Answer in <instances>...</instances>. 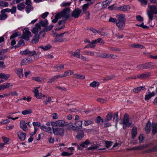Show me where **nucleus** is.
<instances>
[{"label": "nucleus", "instance_id": "15", "mask_svg": "<svg viewBox=\"0 0 157 157\" xmlns=\"http://www.w3.org/2000/svg\"><path fill=\"white\" fill-rule=\"evenodd\" d=\"M143 64L144 69H151L154 66L153 63L151 62L143 63Z\"/></svg>", "mask_w": 157, "mask_h": 157}, {"label": "nucleus", "instance_id": "38", "mask_svg": "<svg viewBox=\"0 0 157 157\" xmlns=\"http://www.w3.org/2000/svg\"><path fill=\"white\" fill-rule=\"evenodd\" d=\"M118 113L117 112H115L114 114H113V121H116V124H115V126L116 127L117 125V124L118 123Z\"/></svg>", "mask_w": 157, "mask_h": 157}, {"label": "nucleus", "instance_id": "37", "mask_svg": "<svg viewBox=\"0 0 157 157\" xmlns=\"http://www.w3.org/2000/svg\"><path fill=\"white\" fill-rule=\"evenodd\" d=\"M17 9L20 11H21L25 8V5L24 2L19 3L17 6Z\"/></svg>", "mask_w": 157, "mask_h": 157}, {"label": "nucleus", "instance_id": "28", "mask_svg": "<svg viewBox=\"0 0 157 157\" xmlns=\"http://www.w3.org/2000/svg\"><path fill=\"white\" fill-rule=\"evenodd\" d=\"M16 73L20 78H21L23 77V69L22 68L18 69Z\"/></svg>", "mask_w": 157, "mask_h": 157}, {"label": "nucleus", "instance_id": "19", "mask_svg": "<svg viewBox=\"0 0 157 157\" xmlns=\"http://www.w3.org/2000/svg\"><path fill=\"white\" fill-rule=\"evenodd\" d=\"M137 133V128L136 127H133L131 132L132 138L134 139L136 137Z\"/></svg>", "mask_w": 157, "mask_h": 157}, {"label": "nucleus", "instance_id": "1", "mask_svg": "<svg viewBox=\"0 0 157 157\" xmlns=\"http://www.w3.org/2000/svg\"><path fill=\"white\" fill-rule=\"evenodd\" d=\"M17 8L15 6L12 7V9L6 8L2 10L1 11L0 18L1 20H5L8 17L7 15L5 13L6 12H10L12 14H14L16 12Z\"/></svg>", "mask_w": 157, "mask_h": 157}, {"label": "nucleus", "instance_id": "50", "mask_svg": "<svg viewBox=\"0 0 157 157\" xmlns=\"http://www.w3.org/2000/svg\"><path fill=\"white\" fill-rule=\"evenodd\" d=\"M73 154L72 153H69L67 152L63 151L61 153V155L63 156H69Z\"/></svg>", "mask_w": 157, "mask_h": 157}, {"label": "nucleus", "instance_id": "17", "mask_svg": "<svg viewBox=\"0 0 157 157\" xmlns=\"http://www.w3.org/2000/svg\"><path fill=\"white\" fill-rule=\"evenodd\" d=\"M113 114L112 113H108L104 119V122H107L109 121L112 118Z\"/></svg>", "mask_w": 157, "mask_h": 157}, {"label": "nucleus", "instance_id": "32", "mask_svg": "<svg viewBox=\"0 0 157 157\" xmlns=\"http://www.w3.org/2000/svg\"><path fill=\"white\" fill-rule=\"evenodd\" d=\"M121 11H128L130 9V6L129 5H125L121 6Z\"/></svg>", "mask_w": 157, "mask_h": 157}, {"label": "nucleus", "instance_id": "20", "mask_svg": "<svg viewBox=\"0 0 157 157\" xmlns=\"http://www.w3.org/2000/svg\"><path fill=\"white\" fill-rule=\"evenodd\" d=\"M73 78L77 79L83 80L85 78V75H80L78 74H73Z\"/></svg>", "mask_w": 157, "mask_h": 157}, {"label": "nucleus", "instance_id": "29", "mask_svg": "<svg viewBox=\"0 0 157 157\" xmlns=\"http://www.w3.org/2000/svg\"><path fill=\"white\" fill-rule=\"evenodd\" d=\"M39 36L38 34L35 35L32 40V42L35 44L38 43L39 40Z\"/></svg>", "mask_w": 157, "mask_h": 157}, {"label": "nucleus", "instance_id": "24", "mask_svg": "<svg viewBox=\"0 0 157 157\" xmlns=\"http://www.w3.org/2000/svg\"><path fill=\"white\" fill-rule=\"evenodd\" d=\"M155 94V92H152L149 93L147 94H146L145 95L144 99L147 101L149 99L151 98L154 97Z\"/></svg>", "mask_w": 157, "mask_h": 157}, {"label": "nucleus", "instance_id": "62", "mask_svg": "<svg viewBox=\"0 0 157 157\" xmlns=\"http://www.w3.org/2000/svg\"><path fill=\"white\" fill-rule=\"evenodd\" d=\"M66 21V20H59L58 22V25H64Z\"/></svg>", "mask_w": 157, "mask_h": 157}, {"label": "nucleus", "instance_id": "4", "mask_svg": "<svg viewBox=\"0 0 157 157\" xmlns=\"http://www.w3.org/2000/svg\"><path fill=\"white\" fill-rule=\"evenodd\" d=\"M97 56L101 58H107L114 59L117 57V56L116 55L106 53H99Z\"/></svg>", "mask_w": 157, "mask_h": 157}, {"label": "nucleus", "instance_id": "54", "mask_svg": "<svg viewBox=\"0 0 157 157\" xmlns=\"http://www.w3.org/2000/svg\"><path fill=\"white\" fill-rule=\"evenodd\" d=\"M2 138L3 141L4 142V143H3V144H5V145L6 144H8L9 141L10 139L8 138L2 136Z\"/></svg>", "mask_w": 157, "mask_h": 157}, {"label": "nucleus", "instance_id": "30", "mask_svg": "<svg viewBox=\"0 0 157 157\" xmlns=\"http://www.w3.org/2000/svg\"><path fill=\"white\" fill-rule=\"evenodd\" d=\"M67 125L65 126L67 127V128L69 129H71L73 130H77V128H78L77 127L67 122Z\"/></svg>", "mask_w": 157, "mask_h": 157}, {"label": "nucleus", "instance_id": "2", "mask_svg": "<svg viewBox=\"0 0 157 157\" xmlns=\"http://www.w3.org/2000/svg\"><path fill=\"white\" fill-rule=\"evenodd\" d=\"M52 129L54 134L56 135L63 136L64 135V129L63 128L52 127Z\"/></svg>", "mask_w": 157, "mask_h": 157}, {"label": "nucleus", "instance_id": "41", "mask_svg": "<svg viewBox=\"0 0 157 157\" xmlns=\"http://www.w3.org/2000/svg\"><path fill=\"white\" fill-rule=\"evenodd\" d=\"M25 8V10L27 13H29L33 9V7L32 5L26 6Z\"/></svg>", "mask_w": 157, "mask_h": 157}, {"label": "nucleus", "instance_id": "10", "mask_svg": "<svg viewBox=\"0 0 157 157\" xmlns=\"http://www.w3.org/2000/svg\"><path fill=\"white\" fill-rule=\"evenodd\" d=\"M129 121V115L127 113L125 114L123 121H121L119 122L120 124H127L128 123Z\"/></svg>", "mask_w": 157, "mask_h": 157}, {"label": "nucleus", "instance_id": "23", "mask_svg": "<svg viewBox=\"0 0 157 157\" xmlns=\"http://www.w3.org/2000/svg\"><path fill=\"white\" fill-rule=\"evenodd\" d=\"M40 128L43 131L47 132L48 133H50L52 130V129L51 127H46L44 125L41 126Z\"/></svg>", "mask_w": 157, "mask_h": 157}, {"label": "nucleus", "instance_id": "18", "mask_svg": "<svg viewBox=\"0 0 157 157\" xmlns=\"http://www.w3.org/2000/svg\"><path fill=\"white\" fill-rule=\"evenodd\" d=\"M57 126L61 127H64L67 125V122L64 121L59 120L57 121Z\"/></svg>", "mask_w": 157, "mask_h": 157}, {"label": "nucleus", "instance_id": "34", "mask_svg": "<svg viewBox=\"0 0 157 157\" xmlns=\"http://www.w3.org/2000/svg\"><path fill=\"white\" fill-rule=\"evenodd\" d=\"M115 77V75L113 74H110L104 77L103 80L105 81H107L113 79Z\"/></svg>", "mask_w": 157, "mask_h": 157}, {"label": "nucleus", "instance_id": "64", "mask_svg": "<svg viewBox=\"0 0 157 157\" xmlns=\"http://www.w3.org/2000/svg\"><path fill=\"white\" fill-rule=\"evenodd\" d=\"M112 142L109 141H106L105 142V146L107 148H109L111 146Z\"/></svg>", "mask_w": 157, "mask_h": 157}, {"label": "nucleus", "instance_id": "43", "mask_svg": "<svg viewBox=\"0 0 157 157\" xmlns=\"http://www.w3.org/2000/svg\"><path fill=\"white\" fill-rule=\"evenodd\" d=\"M153 145V144L151 143H150L146 145H143L138 146V150H143L144 148L146 147L147 146L152 145Z\"/></svg>", "mask_w": 157, "mask_h": 157}, {"label": "nucleus", "instance_id": "39", "mask_svg": "<svg viewBox=\"0 0 157 157\" xmlns=\"http://www.w3.org/2000/svg\"><path fill=\"white\" fill-rule=\"evenodd\" d=\"M32 113V109H27L24 110L22 111L21 112V113L23 115H26L27 114H29Z\"/></svg>", "mask_w": 157, "mask_h": 157}, {"label": "nucleus", "instance_id": "52", "mask_svg": "<svg viewBox=\"0 0 157 157\" xmlns=\"http://www.w3.org/2000/svg\"><path fill=\"white\" fill-rule=\"evenodd\" d=\"M142 6H146L148 2L147 0H138Z\"/></svg>", "mask_w": 157, "mask_h": 157}, {"label": "nucleus", "instance_id": "46", "mask_svg": "<svg viewBox=\"0 0 157 157\" xmlns=\"http://www.w3.org/2000/svg\"><path fill=\"white\" fill-rule=\"evenodd\" d=\"M53 27V25H50L45 27L44 29L46 32H48L52 29Z\"/></svg>", "mask_w": 157, "mask_h": 157}, {"label": "nucleus", "instance_id": "21", "mask_svg": "<svg viewBox=\"0 0 157 157\" xmlns=\"http://www.w3.org/2000/svg\"><path fill=\"white\" fill-rule=\"evenodd\" d=\"M93 3V2H87L86 4L83 5L82 8L83 11V13H85V12L87 10L89 6L92 4Z\"/></svg>", "mask_w": 157, "mask_h": 157}, {"label": "nucleus", "instance_id": "44", "mask_svg": "<svg viewBox=\"0 0 157 157\" xmlns=\"http://www.w3.org/2000/svg\"><path fill=\"white\" fill-rule=\"evenodd\" d=\"M64 65L63 64H59L56 66L54 67L53 68L56 71L61 70L64 68Z\"/></svg>", "mask_w": 157, "mask_h": 157}, {"label": "nucleus", "instance_id": "22", "mask_svg": "<svg viewBox=\"0 0 157 157\" xmlns=\"http://www.w3.org/2000/svg\"><path fill=\"white\" fill-rule=\"evenodd\" d=\"M95 122L98 124H100L101 125H103V123L104 122V120L101 118L100 116H98L97 117Z\"/></svg>", "mask_w": 157, "mask_h": 157}, {"label": "nucleus", "instance_id": "16", "mask_svg": "<svg viewBox=\"0 0 157 157\" xmlns=\"http://www.w3.org/2000/svg\"><path fill=\"white\" fill-rule=\"evenodd\" d=\"M152 132L153 135H155L157 133V123H152L151 125Z\"/></svg>", "mask_w": 157, "mask_h": 157}, {"label": "nucleus", "instance_id": "3", "mask_svg": "<svg viewBox=\"0 0 157 157\" xmlns=\"http://www.w3.org/2000/svg\"><path fill=\"white\" fill-rule=\"evenodd\" d=\"M82 12V10L79 8H75L71 13V17H74L75 18H78L79 17L82 15L81 14Z\"/></svg>", "mask_w": 157, "mask_h": 157}, {"label": "nucleus", "instance_id": "35", "mask_svg": "<svg viewBox=\"0 0 157 157\" xmlns=\"http://www.w3.org/2000/svg\"><path fill=\"white\" fill-rule=\"evenodd\" d=\"M84 136V132L82 131H81L78 132L77 135L76 136V138L79 140L82 139Z\"/></svg>", "mask_w": 157, "mask_h": 157}, {"label": "nucleus", "instance_id": "53", "mask_svg": "<svg viewBox=\"0 0 157 157\" xmlns=\"http://www.w3.org/2000/svg\"><path fill=\"white\" fill-rule=\"evenodd\" d=\"M39 30L36 28L34 27L32 30V32L35 35L38 34Z\"/></svg>", "mask_w": 157, "mask_h": 157}, {"label": "nucleus", "instance_id": "57", "mask_svg": "<svg viewBox=\"0 0 157 157\" xmlns=\"http://www.w3.org/2000/svg\"><path fill=\"white\" fill-rule=\"evenodd\" d=\"M77 149L78 150H82L83 148L86 147V146H84L82 143L80 144L79 145H77Z\"/></svg>", "mask_w": 157, "mask_h": 157}, {"label": "nucleus", "instance_id": "49", "mask_svg": "<svg viewBox=\"0 0 157 157\" xmlns=\"http://www.w3.org/2000/svg\"><path fill=\"white\" fill-rule=\"evenodd\" d=\"M98 147V145L97 144H95L93 146L90 147H88L87 149L88 151L94 150L97 149Z\"/></svg>", "mask_w": 157, "mask_h": 157}, {"label": "nucleus", "instance_id": "40", "mask_svg": "<svg viewBox=\"0 0 157 157\" xmlns=\"http://www.w3.org/2000/svg\"><path fill=\"white\" fill-rule=\"evenodd\" d=\"M81 49H79L76 50L74 53L73 54V56L80 58V52Z\"/></svg>", "mask_w": 157, "mask_h": 157}, {"label": "nucleus", "instance_id": "6", "mask_svg": "<svg viewBox=\"0 0 157 157\" xmlns=\"http://www.w3.org/2000/svg\"><path fill=\"white\" fill-rule=\"evenodd\" d=\"M125 21L124 20H118L116 22V25L118 29L121 30L124 29L125 26Z\"/></svg>", "mask_w": 157, "mask_h": 157}, {"label": "nucleus", "instance_id": "61", "mask_svg": "<svg viewBox=\"0 0 157 157\" xmlns=\"http://www.w3.org/2000/svg\"><path fill=\"white\" fill-rule=\"evenodd\" d=\"M144 139V137L143 134H140L138 137V139L140 143H143V141Z\"/></svg>", "mask_w": 157, "mask_h": 157}, {"label": "nucleus", "instance_id": "14", "mask_svg": "<svg viewBox=\"0 0 157 157\" xmlns=\"http://www.w3.org/2000/svg\"><path fill=\"white\" fill-rule=\"evenodd\" d=\"M152 124L150 121H148L145 126V132L146 134H148L151 131V128Z\"/></svg>", "mask_w": 157, "mask_h": 157}, {"label": "nucleus", "instance_id": "5", "mask_svg": "<svg viewBox=\"0 0 157 157\" xmlns=\"http://www.w3.org/2000/svg\"><path fill=\"white\" fill-rule=\"evenodd\" d=\"M33 92L34 94V96L38 99H42V98H47V96L42 94L41 93L39 92L38 89H36L33 90Z\"/></svg>", "mask_w": 157, "mask_h": 157}, {"label": "nucleus", "instance_id": "45", "mask_svg": "<svg viewBox=\"0 0 157 157\" xmlns=\"http://www.w3.org/2000/svg\"><path fill=\"white\" fill-rule=\"evenodd\" d=\"M132 47L134 48H138L140 49H143L144 48V47L141 44H134L132 45Z\"/></svg>", "mask_w": 157, "mask_h": 157}, {"label": "nucleus", "instance_id": "27", "mask_svg": "<svg viewBox=\"0 0 157 157\" xmlns=\"http://www.w3.org/2000/svg\"><path fill=\"white\" fill-rule=\"evenodd\" d=\"M146 89L145 87L144 86H140L139 87L134 88L133 90V91L135 93H138L142 90Z\"/></svg>", "mask_w": 157, "mask_h": 157}, {"label": "nucleus", "instance_id": "9", "mask_svg": "<svg viewBox=\"0 0 157 157\" xmlns=\"http://www.w3.org/2000/svg\"><path fill=\"white\" fill-rule=\"evenodd\" d=\"M70 9L67 8L64 9L61 13V16L67 19L69 17L68 12L70 11Z\"/></svg>", "mask_w": 157, "mask_h": 157}, {"label": "nucleus", "instance_id": "47", "mask_svg": "<svg viewBox=\"0 0 157 157\" xmlns=\"http://www.w3.org/2000/svg\"><path fill=\"white\" fill-rule=\"evenodd\" d=\"M111 0H106L103 2V6L104 7H106L109 6L111 2Z\"/></svg>", "mask_w": 157, "mask_h": 157}, {"label": "nucleus", "instance_id": "25", "mask_svg": "<svg viewBox=\"0 0 157 157\" xmlns=\"http://www.w3.org/2000/svg\"><path fill=\"white\" fill-rule=\"evenodd\" d=\"M10 77V75L8 74L3 73H0V78L3 79L5 80H7Z\"/></svg>", "mask_w": 157, "mask_h": 157}, {"label": "nucleus", "instance_id": "60", "mask_svg": "<svg viewBox=\"0 0 157 157\" xmlns=\"http://www.w3.org/2000/svg\"><path fill=\"white\" fill-rule=\"evenodd\" d=\"M40 79V77H33L32 78L33 80L38 82H41Z\"/></svg>", "mask_w": 157, "mask_h": 157}, {"label": "nucleus", "instance_id": "58", "mask_svg": "<svg viewBox=\"0 0 157 157\" xmlns=\"http://www.w3.org/2000/svg\"><path fill=\"white\" fill-rule=\"evenodd\" d=\"M84 123V126H86L91 124L92 123V121L90 120H89L87 121H85Z\"/></svg>", "mask_w": 157, "mask_h": 157}, {"label": "nucleus", "instance_id": "63", "mask_svg": "<svg viewBox=\"0 0 157 157\" xmlns=\"http://www.w3.org/2000/svg\"><path fill=\"white\" fill-rule=\"evenodd\" d=\"M18 36V34L16 32L13 33L10 36V39H13Z\"/></svg>", "mask_w": 157, "mask_h": 157}, {"label": "nucleus", "instance_id": "26", "mask_svg": "<svg viewBox=\"0 0 157 157\" xmlns=\"http://www.w3.org/2000/svg\"><path fill=\"white\" fill-rule=\"evenodd\" d=\"M82 121H78L75 122V127H77V130H78L79 129H81L82 128Z\"/></svg>", "mask_w": 157, "mask_h": 157}, {"label": "nucleus", "instance_id": "42", "mask_svg": "<svg viewBox=\"0 0 157 157\" xmlns=\"http://www.w3.org/2000/svg\"><path fill=\"white\" fill-rule=\"evenodd\" d=\"M99 85V82H97L96 81H93V82H91L90 84V86L94 88L96 87H98Z\"/></svg>", "mask_w": 157, "mask_h": 157}, {"label": "nucleus", "instance_id": "56", "mask_svg": "<svg viewBox=\"0 0 157 157\" xmlns=\"http://www.w3.org/2000/svg\"><path fill=\"white\" fill-rule=\"evenodd\" d=\"M29 50H25V51H21L20 52V53L22 55H27L29 53Z\"/></svg>", "mask_w": 157, "mask_h": 157}, {"label": "nucleus", "instance_id": "13", "mask_svg": "<svg viewBox=\"0 0 157 157\" xmlns=\"http://www.w3.org/2000/svg\"><path fill=\"white\" fill-rule=\"evenodd\" d=\"M19 139L23 141L26 138V134L22 132H17Z\"/></svg>", "mask_w": 157, "mask_h": 157}, {"label": "nucleus", "instance_id": "33", "mask_svg": "<svg viewBox=\"0 0 157 157\" xmlns=\"http://www.w3.org/2000/svg\"><path fill=\"white\" fill-rule=\"evenodd\" d=\"M39 23L41 26L44 27L47 26L48 24V21L47 19H45L44 21L41 20L39 21Z\"/></svg>", "mask_w": 157, "mask_h": 157}, {"label": "nucleus", "instance_id": "59", "mask_svg": "<svg viewBox=\"0 0 157 157\" xmlns=\"http://www.w3.org/2000/svg\"><path fill=\"white\" fill-rule=\"evenodd\" d=\"M63 42L62 39L59 38L58 37H56L54 40V42L56 43L57 42Z\"/></svg>", "mask_w": 157, "mask_h": 157}, {"label": "nucleus", "instance_id": "55", "mask_svg": "<svg viewBox=\"0 0 157 157\" xmlns=\"http://www.w3.org/2000/svg\"><path fill=\"white\" fill-rule=\"evenodd\" d=\"M136 19L139 21L142 22L144 21L143 18L140 15H137L136 16Z\"/></svg>", "mask_w": 157, "mask_h": 157}, {"label": "nucleus", "instance_id": "48", "mask_svg": "<svg viewBox=\"0 0 157 157\" xmlns=\"http://www.w3.org/2000/svg\"><path fill=\"white\" fill-rule=\"evenodd\" d=\"M147 15L149 19L152 20L153 19V13L151 12V11H147Z\"/></svg>", "mask_w": 157, "mask_h": 157}, {"label": "nucleus", "instance_id": "12", "mask_svg": "<svg viewBox=\"0 0 157 157\" xmlns=\"http://www.w3.org/2000/svg\"><path fill=\"white\" fill-rule=\"evenodd\" d=\"M156 151H157V145L153 146L151 148L144 151L143 153H148Z\"/></svg>", "mask_w": 157, "mask_h": 157}, {"label": "nucleus", "instance_id": "7", "mask_svg": "<svg viewBox=\"0 0 157 157\" xmlns=\"http://www.w3.org/2000/svg\"><path fill=\"white\" fill-rule=\"evenodd\" d=\"M23 34L22 38L26 40H29V35L31 34V32L28 29H24L23 30Z\"/></svg>", "mask_w": 157, "mask_h": 157}, {"label": "nucleus", "instance_id": "51", "mask_svg": "<svg viewBox=\"0 0 157 157\" xmlns=\"http://www.w3.org/2000/svg\"><path fill=\"white\" fill-rule=\"evenodd\" d=\"M9 4L7 2L3 1H1L0 2V7H7L8 6Z\"/></svg>", "mask_w": 157, "mask_h": 157}, {"label": "nucleus", "instance_id": "36", "mask_svg": "<svg viewBox=\"0 0 157 157\" xmlns=\"http://www.w3.org/2000/svg\"><path fill=\"white\" fill-rule=\"evenodd\" d=\"M52 48V46L49 44H47L46 45L44 46L43 45H40L39 46V48L43 49L44 50L46 51L49 50Z\"/></svg>", "mask_w": 157, "mask_h": 157}, {"label": "nucleus", "instance_id": "8", "mask_svg": "<svg viewBox=\"0 0 157 157\" xmlns=\"http://www.w3.org/2000/svg\"><path fill=\"white\" fill-rule=\"evenodd\" d=\"M151 73L149 72L143 73L142 74L137 75V77L138 78L141 79H144L147 78L150 76Z\"/></svg>", "mask_w": 157, "mask_h": 157}, {"label": "nucleus", "instance_id": "11", "mask_svg": "<svg viewBox=\"0 0 157 157\" xmlns=\"http://www.w3.org/2000/svg\"><path fill=\"white\" fill-rule=\"evenodd\" d=\"M20 127L22 129L25 131H26L28 130L27 125L24 120H21L20 121Z\"/></svg>", "mask_w": 157, "mask_h": 157}, {"label": "nucleus", "instance_id": "31", "mask_svg": "<svg viewBox=\"0 0 157 157\" xmlns=\"http://www.w3.org/2000/svg\"><path fill=\"white\" fill-rule=\"evenodd\" d=\"M149 11L153 13L154 14H157V6L155 5H151L150 6Z\"/></svg>", "mask_w": 157, "mask_h": 157}]
</instances>
